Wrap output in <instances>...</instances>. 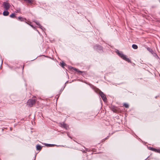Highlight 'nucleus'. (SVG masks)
Segmentation results:
<instances>
[{
  "label": "nucleus",
  "mask_w": 160,
  "mask_h": 160,
  "mask_svg": "<svg viewBox=\"0 0 160 160\" xmlns=\"http://www.w3.org/2000/svg\"><path fill=\"white\" fill-rule=\"evenodd\" d=\"M117 54L120 57H121V58H122L123 60L128 62H130V59L127 57L126 55L123 54L122 53L118 52H117Z\"/></svg>",
  "instance_id": "obj_1"
},
{
  "label": "nucleus",
  "mask_w": 160,
  "mask_h": 160,
  "mask_svg": "<svg viewBox=\"0 0 160 160\" xmlns=\"http://www.w3.org/2000/svg\"><path fill=\"white\" fill-rule=\"evenodd\" d=\"M36 102V100L33 99H29L27 102V104L28 106L31 107L34 105Z\"/></svg>",
  "instance_id": "obj_2"
},
{
  "label": "nucleus",
  "mask_w": 160,
  "mask_h": 160,
  "mask_svg": "<svg viewBox=\"0 0 160 160\" xmlns=\"http://www.w3.org/2000/svg\"><path fill=\"white\" fill-rule=\"evenodd\" d=\"M4 8L6 10H8L10 7V4L7 2H4L3 4Z\"/></svg>",
  "instance_id": "obj_3"
},
{
  "label": "nucleus",
  "mask_w": 160,
  "mask_h": 160,
  "mask_svg": "<svg viewBox=\"0 0 160 160\" xmlns=\"http://www.w3.org/2000/svg\"><path fill=\"white\" fill-rule=\"evenodd\" d=\"M59 125L60 127L65 128L66 130H68L69 128L68 126L64 122L60 123L59 124Z\"/></svg>",
  "instance_id": "obj_4"
},
{
  "label": "nucleus",
  "mask_w": 160,
  "mask_h": 160,
  "mask_svg": "<svg viewBox=\"0 0 160 160\" xmlns=\"http://www.w3.org/2000/svg\"><path fill=\"white\" fill-rule=\"evenodd\" d=\"M99 94L100 95L103 101L104 102H105L107 100V98L105 95L101 91H100L99 92Z\"/></svg>",
  "instance_id": "obj_5"
},
{
  "label": "nucleus",
  "mask_w": 160,
  "mask_h": 160,
  "mask_svg": "<svg viewBox=\"0 0 160 160\" xmlns=\"http://www.w3.org/2000/svg\"><path fill=\"white\" fill-rule=\"evenodd\" d=\"M26 2L28 3L29 4H32L33 3L34 0H24Z\"/></svg>",
  "instance_id": "obj_6"
},
{
  "label": "nucleus",
  "mask_w": 160,
  "mask_h": 160,
  "mask_svg": "<svg viewBox=\"0 0 160 160\" xmlns=\"http://www.w3.org/2000/svg\"><path fill=\"white\" fill-rule=\"evenodd\" d=\"M18 19L21 21H24V20H26L25 18H24L21 17H19L18 18Z\"/></svg>",
  "instance_id": "obj_7"
},
{
  "label": "nucleus",
  "mask_w": 160,
  "mask_h": 160,
  "mask_svg": "<svg viewBox=\"0 0 160 160\" xmlns=\"http://www.w3.org/2000/svg\"><path fill=\"white\" fill-rule=\"evenodd\" d=\"M42 147L40 145H37L36 146L37 150H38L40 151L41 150Z\"/></svg>",
  "instance_id": "obj_8"
},
{
  "label": "nucleus",
  "mask_w": 160,
  "mask_h": 160,
  "mask_svg": "<svg viewBox=\"0 0 160 160\" xmlns=\"http://www.w3.org/2000/svg\"><path fill=\"white\" fill-rule=\"evenodd\" d=\"M3 13L4 16H7L9 15V12L8 11H4Z\"/></svg>",
  "instance_id": "obj_9"
},
{
  "label": "nucleus",
  "mask_w": 160,
  "mask_h": 160,
  "mask_svg": "<svg viewBox=\"0 0 160 160\" xmlns=\"http://www.w3.org/2000/svg\"><path fill=\"white\" fill-rule=\"evenodd\" d=\"M132 48L134 49H137L138 48V46L136 44H133L132 46Z\"/></svg>",
  "instance_id": "obj_10"
},
{
  "label": "nucleus",
  "mask_w": 160,
  "mask_h": 160,
  "mask_svg": "<svg viewBox=\"0 0 160 160\" xmlns=\"http://www.w3.org/2000/svg\"><path fill=\"white\" fill-rule=\"evenodd\" d=\"M10 17L12 18H14L15 17V15L14 13H13L10 15Z\"/></svg>",
  "instance_id": "obj_11"
},
{
  "label": "nucleus",
  "mask_w": 160,
  "mask_h": 160,
  "mask_svg": "<svg viewBox=\"0 0 160 160\" xmlns=\"http://www.w3.org/2000/svg\"><path fill=\"white\" fill-rule=\"evenodd\" d=\"M123 106L126 108H128L129 107V105H128L127 104V103H124V105H123Z\"/></svg>",
  "instance_id": "obj_12"
},
{
  "label": "nucleus",
  "mask_w": 160,
  "mask_h": 160,
  "mask_svg": "<svg viewBox=\"0 0 160 160\" xmlns=\"http://www.w3.org/2000/svg\"><path fill=\"white\" fill-rule=\"evenodd\" d=\"M46 146L48 147H53L55 145L53 144H46Z\"/></svg>",
  "instance_id": "obj_13"
},
{
  "label": "nucleus",
  "mask_w": 160,
  "mask_h": 160,
  "mask_svg": "<svg viewBox=\"0 0 160 160\" xmlns=\"http://www.w3.org/2000/svg\"><path fill=\"white\" fill-rule=\"evenodd\" d=\"M74 70L76 71L77 72H82L81 71H80L79 69H77V68H74Z\"/></svg>",
  "instance_id": "obj_14"
},
{
  "label": "nucleus",
  "mask_w": 160,
  "mask_h": 160,
  "mask_svg": "<svg viewBox=\"0 0 160 160\" xmlns=\"http://www.w3.org/2000/svg\"><path fill=\"white\" fill-rule=\"evenodd\" d=\"M151 150L156 152H157V149L154 148H152Z\"/></svg>",
  "instance_id": "obj_15"
},
{
  "label": "nucleus",
  "mask_w": 160,
  "mask_h": 160,
  "mask_svg": "<svg viewBox=\"0 0 160 160\" xmlns=\"http://www.w3.org/2000/svg\"><path fill=\"white\" fill-rule=\"evenodd\" d=\"M65 65V64L64 63H61V66L62 67H63Z\"/></svg>",
  "instance_id": "obj_16"
},
{
  "label": "nucleus",
  "mask_w": 160,
  "mask_h": 160,
  "mask_svg": "<svg viewBox=\"0 0 160 160\" xmlns=\"http://www.w3.org/2000/svg\"><path fill=\"white\" fill-rule=\"evenodd\" d=\"M157 152L160 153V150H159V149H157Z\"/></svg>",
  "instance_id": "obj_17"
},
{
  "label": "nucleus",
  "mask_w": 160,
  "mask_h": 160,
  "mask_svg": "<svg viewBox=\"0 0 160 160\" xmlns=\"http://www.w3.org/2000/svg\"><path fill=\"white\" fill-rule=\"evenodd\" d=\"M26 23H27L29 25H30V26H31L32 27H33V26L32 25H31L30 24V23H28V22H26Z\"/></svg>",
  "instance_id": "obj_18"
},
{
  "label": "nucleus",
  "mask_w": 160,
  "mask_h": 160,
  "mask_svg": "<svg viewBox=\"0 0 160 160\" xmlns=\"http://www.w3.org/2000/svg\"><path fill=\"white\" fill-rule=\"evenodd\" d=\"M36 24H37V25H40V24H39V23H38V22H36Z\"/></svg>",
  "instance_id": "obj_19"
},
{
  "label": "nucleus",
  "mask_w": 160,
  "mask_h": 160,
  "mask_svg": "<svg viewBox=\"0 0 160 160\" xmlns=\"http://www.w3.org/2000/svg\"><path fill=\"white\" fill-rule=\"evenodd\" d=\"M114 111V112H115V111H116V110H113Z\"/></svg>",
  "instance_id": "obj_20"
}]
</instances>
